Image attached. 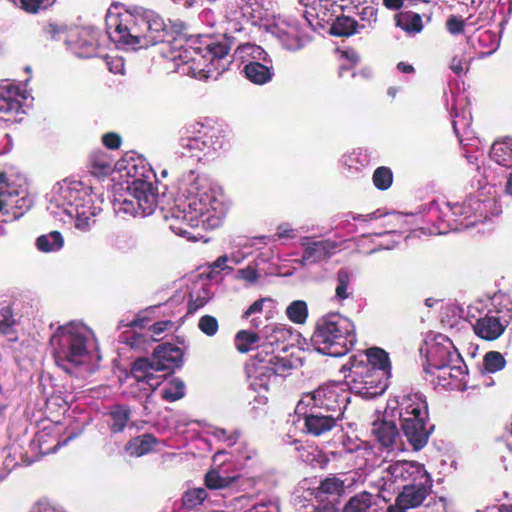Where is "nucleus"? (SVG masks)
Instances as JSON below:
<instances>
[{"mask_svg":"<svg viewBox=\"0 0 512 512\" xmlns=\"http://www.w3.org/2000/svg\"><path fill=\"white\" fill-rule=\"evenodd\" d=\"M180 197L165 216L169 228L189 240H198L188 228L215 229L226 215L221 192L210 178L196 170L184 173L179 183Z\"/></svg>","mask_w":512,"mask_h":512,"instance_id":"obj_1","label":"nucleus"},{"mask_svg":"<svg viewBox=\"0 0 512 512\" xmlns=\"http://www.w3.org/2000/svg\"><path fill=\"white\" fill-rule=\"evenodd\" d=\"M396 419L414 451L427 445L433 426H428V405L423 394L408 393L390 399L384 411L375 413L371 434L382 448L389 451L404 450Z\"/></svg>","mask_w":512,"mask_h":512,"instance_id":"obj_2","label":"nucleus"},{"mask_svg":"<svg viewBox=\"0 0 512 512\" xmlns=\"http://www.w3.org/2000/svg\"><path fill=\"white\" fill-rule=\"evenodd\" d=\"M106 31L117 47L142 49L163 42L166 26L156 12L143 7H131L123 11L109 9L106 14Z\"/></svg>","mask_w":512,"mask_h":512,"instance_id":"obj_3","label":"nucleus"},{"mask_svg":"<svg viewBox=\"0 0 512 512\" xmlns=\"http://www.w3.org/2000/svg\"><path fill=\"white\" fill-rule=\"evenodd\" d=\"M51 345L57 365L76 377L93 373L101 360L93 331L81 322L59 326Z\"/></svg>","mask_w":512,"mask_h":512,"instance_id":"obj_4","label":"nucleus"},{"mask_svg":"<svg viewBox=\"0 0 512 512\" xmlns=\"http://www.w3.org/2000/svg\"><path fill=\"white\" fill-rule=\"evenodd\" d=\"M502 213V207L495 195L489 191L477 192L463 202H431L427 211V221L433 223L430 233L447 234L485 223Z\"/></svg>","mask_w":512,"mask_h":512,"instance_id":"obj_5","label":"nucleus"},{"mask_svg":"<svg viewBox=\"0 0 512 512\" xmlns=\"http://www.w3.org/2000/svg\"><path fill=\"white\" fill-rule=\"evenodd\" d=\"M48 202L47 210L55 218L63 223L74 221L75 228L82 232L92 229L102 211L91 187L77 180H64L54 185Z\"/></svg>","mask_w":512,"mask_h":512,"instance_id":"obj_6","label":"nucleus"},{"mask_svg":"<svg viewBox=\"0 0 512 512\" xmlns=\"http://www.w3.org/2000/svg\"><path fill=\"white\" fill-rule=\"evenodd\" d=\"M260 333V351L247 366V374L254 390H267L278 376H286L293 367L286 356L275 354L276 350L286 351L285 342L291 337V331L286 325L270 323Z\"/></svg>","mask_w":512,"mask_h":512,"instance_id":"obj_7","label":"nucleus"},{"mask_svg":"<svg viewBox=\"0 0 512 512\" xmlns=\"http://www.w3.org/2000/svg\"><path fill=\"white\" fill-rule=\"evenodd\" d=\"M346 386L365 399L382 395L388 387L391 364L388 353L378 347L370 348L365 354L352 356L343 366Z\"/></svg>","mask_w":512,"mask_h":512,"instance_id":"obj_8","label":"nucleus"},{"mask_svg":"<svg viewBox=\"0 0 512 512\" xmlns=\"http://www.w3.org/2000/svg\"><path fill=\"white\" fill-rule=\"evenodd\" d=\"M230 47L223 42H209L199 46L190 43L173 45L170 59L177 69L199 80H217L230 67Z\"/></svg>","mask_w":512,"mask_h":512,"instance_id":"obj_9","label":"nucleus"},{"mask_svg":"<svg viewBox=\"0 0 512 512\" xmlns=\"http://www.w3.org/2000/svg\"><path fill=\"white\" fill-rule=\"evenodd\" d=\"M182 349L170 343L158 345L152 358L136 359L124 380V393L131 397L148 396L164 381L165 374L182 363Z\"/></svg>","mask_w":512,"mask_h":512,"instance_id":"obj_10","label":"nucleus"},{"mask_svg":"<svg viewBox=\"0 0 512 512\" xmlns=\"http://www.w3.org/2000/svg\"><path fill=\"white\" fill-rule=\"evenodd\" d=\"M128 182L127 191L114 199V209L119 213L131 216H147L154 212L157 206L158 194L152 179L156 177L151 168H147L143 161L130 162L125 167Z\"/></svg>","mask_w":512,"mask_h":512,"instance_id":"obj_11","label":"nucleus"},{"mask_svg":"<svg viewBox=\"0 0 512 512\" xmlns=\"http://www.w3.org/2000/svg\"><path fill=\"white\" fill-rule=\"evenodd\" d=\"M357 341L354 323L340 313L320 317L311 336V345L320 354L340 357L347 354Z\"/></svg>","mask_w":512,"mask_h":512,"instance_id":"obj_12","label":"nucleus"},{"mask_svg":"<svg viewBox=\"0 0 512 512\" xmlns=\"http://www.w3.org/2000/svg\"><path fill=\"white\" fill-rule=\"evenodd\" d=\"M224 146L223 131L201 122L191 124L179 140V153L197 161L213 158Z\"/></svg>","mask_w":512,"mask_h":512,"instance_id":"obj_13","label":"nucleus"},{"mask_svg":"<svg viewBox=\"0 0 512 512\" xmlns=\"http://www.w3.org/2000/svg\"><path fill=\"white\" fill-rule=\"evenodd\" d=\"M379 468L378 485L383 491H393L405 487V484H415L431 477L424 464L417 461L383 462Z\"/></svg>","mask_w":512,"mask_h":512,"instance_id":"obj_14","label":"nucleus"},{"mask_svg":"<svg viewBox=\"0 0 512 512\" xmlns=\"http://www.w3.org/2000/svg\"><path fill=\"white\" fill-rule=\"evenodd\" d=\"M306 12L304 20L300 22L293 17L279 16L269 24L268 32L275 37L287 50L296 51L303 48L310 40L307 30L312 22Z\"/></svg>","mask_w":512,"mask_h":512,"instance_id":"obj_15","label":"nucleus"},{"mask_svg":"<svg viewBox=\"0 0 512 512\" xmlns=\"http://www.w3.org/2000/svg\"><path fill=\"white\" fill-rule=\"evenodd\" d=\"M301 398L304 399L303 405L307 406L306 403L308 405L317 404L332 410V412L342 413L349 402V394L344 385L336 382L319 386L316 390L304 394Z\"/></svg>","mask_w":512,"mask_h":512,"instance_id":"obj_16","label":"nucleus"},{"mask_svg":"<svg viewBox=\"0 0 512 512\" xmlns=\"http://www.w3.org/2000/svg\"><path fill=\"white\" fill-rule=\"evenodd\" d=\"M425 368L441 367L444 364H459L463 359L453 342L445 335L438 334L427 343Z\"/></svg>","mask_w":512,"mask_h":512,"instance_id":"obj_17","label":"nucleus"},{"mask_svg":"<svg viewBox=\"0 0 512 512\" xmlns=\"http://www.w3.org/2000/svg\"><path fill=\"white\" fill-rule=\"evenodd\" d=\"M233 3L238 9L230 10L226 15L227 29L230 31L240 32L246 23L255 24L265 14L263 0H233Z\"/></svg>","mask_w":512,"mask_h":512,"instance_id":"obj_18","label":"nucleus"},{"mask_svg":"<svg viewBox=\"0 0 512 512\" xmlns=\"http://www.w3.org/2000/svg\"><path fill=\"white\" fill-rule=\"evenodd\" d=\"M99 32L93 28L70 30L65 38L67 47L80 58H90L97 54Z\"/></svg>","mask_w":512,"mask_h":512,"instance_id":"obj_19","label":"nucleus"},{"mask_svg":"<svg viewBox=\"0 0 512 512\" xmlns=\"http://www.w3.org/2000/svg\"><path fill=\"white\" fill-rule=\"evenodd\" d=\"M424 370L427 374L435 376V385L445 389H454L464 381L467 367L462 360L459 364H444L441 367H430Z\"/></svg>","mask_w":512,"mask_h":512,"instance_id":"obj_20","label":"nucleus"},{"mask_svg":"<svg viewBox=\"0 0 512 512\" xmlns=\"http://www.w3.org/2000/svg\"><path fill=\"white\" fill-rule=\"evenodd\" d=\"M24 96L20 88L8 81L0 83V114L1 118L10 121L14 116L23 113Z\"/></svg>","mask_w":512,"mask_h":512,"instance_id":"obj_21","label":"nucleus"},{"mask_svg":"<svg viewBox=\"0 0 512 512\" xmlns=\"http://www.w3.org/2000/svg\"><path fill=\"white\" fill-rule=\"evenodd\" d=\"M6 175L0 173V215L9 212V209L28 208L30 200L27 199V190L25 187L19 186L13 188L10 184L5 183Z\"/></svg>","mask_w":512,"mask_h":512,"instance_id":"obj_22","label":"nucleus"},{"mask_svg":"<svg viewBox=\"0 0 512 512\" xmlns=\"http://www.w3.org/2000/svg\"><path fill=\"white\" fill-rule=\"evenodd\" d=\"M304 248L300 262L302 264H314L329 258L338 248V243L332 240L313 241L309 237L301 239Z\"/></svg>","mask_w":512,"mask_h":512,"instance_id":"obj_23","label":"nucleus"},{"mask_svg":"<svg viewBox=\"0 0 512 512\" xmlns=\"http://www.w3.org/2000/svg\"><path fill=\"white\" fill-rule=\"evenodd\" d=\"M432 477L419 481L415 484H405L402 491L397 495L399 502L406 505L410 510L420 507L432 492Z\"/></svg>","mask_w":512,"mask_h":512,"instance_id":"obj_24","label":"nucleus"},{"mask_svg":"<svg viewBox=\"0 0 512 512\" xmlns=\"http://www.w3.org/2000/svg\"><path fill=\"white\" fill-rule=\"evenodd\" d=\"M295 414L304 420V431L312 436H322L330 432L338 424L336 415H314L307 413V410L296 411Z\"/></svg>","mask_w":512,"mask_h":512,"instance_id":"obj_25","label":"nucleus"},{"mask_svg":"<svg viewBox=\"0 0 512 512\" xmlns=\"http://www.w3.org/2000/svg\"><path fill=\"white\" fill-rule=\"evenodd\" d=\"M466 104V97L464 95L454 96L452 94V105H451V117L453 130L457 137L462 142L460 138L461 131L467 134V130L470 128L472 123V115L471 111L463 107Z\"/></svg>","mask_w":512,"mask_h":512,"instance_id":"obj_26","label":"nucleus"},{"mask_svg":"<svg viewBox=\"0 0 512 512\" xmlns=\"http://www.w3.org/2000/svg\"><path fill=\"white\" fill-rule=\"evenodd\" d=\"M476 335L485 340H495L502 335L505 325L499 317L490 313L476 319L472 324Z\"/></svg>","mask_w":512,"mask_h":512,"instance_id":"obj_27","label":"nucleus"},{"mask_svg":"<svg viewBox=\"0 0 512 512\" xmlns=\"http://www.w3.org/2000/svg\"><path fill=\"white\" fill-rule=\"evenodd\" d=\"M242 71L250 82L257 85L268 83L274 75L272 61L269 56L262 63L246 64Z\"/></svg>","mask_w":512,"mask_h":512,"instance_id":"obj_28","label":"nucleus"},{"mask_svg":"<svg viewBox=\"0 0 512 512\" xmlns=\"http://www.w3.org/2000/svg\"><path fill=\"white\" fill-rule=\"evenodd\" d=\"M354 273L348 268H341L335 275L334 300L341 303L353 296Z\"/></svg>","mask_w":512,"mask_h":512,"instance_id":"obj_29","label":"nucleus"},{"mask_svg":"<svg viewBox=\"0 0 512 512\" xmlns=\"http://www.w3.org/2000/svg\"><path fill=\"white\" fill-rule=\"evenodd\" d=\"M175 329V322L171 320H161L149 327L151 336L144 334H134L130 339V345L134 348H143L142 344L146 343L150 338L153 341L159 340V338L167 331Z\"/></svg>","mask_w":512,"mask_h":512,"instance_id":"obj_30","label":"nucleus"},{"mask_svg":"<svg viewBox=\"0 0 512 512\" xmlns=\"http://www.w3.org/2000/svg\"><path fill=\"white\" fill-rule=\"evenodd\" d=\"M490 158L497 164L505 167L512 165V138L495 141L490 149Z\"/></svg>","mask_w":512,"mask_h":512,"instance_id":"obj_31","label":"nucleus"},{"mask_svg":"<svg viewBox=\"0 0 512 512\" xmlns=\"http://www.w3.org/2000/svg\"><path fill=\"white\" fill-rule=\"evenodd\" d=\"M158 440L152 434H143L131 439L125 446L131 456L140 457L154 450Z\"/></svg>","mask_w":512,"mask_h":512,"instance_id":"obj_32","label":"nucleus"},{"mask_svg":"<svg viewBox=\"0 0 512 512\" xmlns=\"http://www.w3.org/2000/svg\"><path fill=\"white\" fill-rule=\"evenodd\" d=\"M114 169V160L104 151L93 152L90 156V171L96 177L109 175Z\"/></svg>","mask_w":512,"mask_h":512,"instance_id":"obj_33","label":"nucleus"},{"mask_svg":"<svg viewBox=\"0 0 512 512\" xmlns=\"http://www.w3.org/2000/svg\"><path fill=\"white\" fill-rule=\"evenodd\" d=\"M267 57L268 54L262 47L252 43L239 45L234 52V60L239 61L243 67L251 63V59L265 61Z\"/></svg>","mask_w":512,"mask_h":512,"instance_id":"obj_34","label":"nucleus"},{"mask_svg":"<svg viewBox=\"0 0 512 512\" xmlns=\"http://www.w3.org/2000/svg\"><path fill=\"white\" fill-rule=\"evenodd\" d=\"M365 24L359 25L354 18L349 16H337L331 26V33L335 36L348 37L364 29Z\"/></svg>","mask_w":512,"mask_h":512,"instance_id":"obj_35","label":"nucleus"},{"mask_svg":"<svg viewBox=\"0 0 512 512\" xmlns=\"http://www.w3.org/2000/svg\"><path fill=\"white\" fill-rule=\"evenodd\" d=\"M343 512H375L373 495L366 491L354 495L345 504Z\"/></svg>","mask_w":512,"mask_h":512,"instance_id":"obj_36","label":"nucleus"},{"mask_svg":"<svg viewBox=\"0 0 512 512\" xmlns=\"http://www.w3.org/2000/svg\"><path fill=\"white\" fill-rule=\"evenodd\" d=\"M396 25L407 33H419L423 29L421 16L413 11L400 12L395 17Z\"/></svg>","mask_w":512,"mask_h":512,"instance_id":"obj_37","label":"nucleus"},{"mask_svg":"<svg viewBox=\"0 0 512 512\" xmlns=\"http://www.w3.org/2000/svg\"><path fill=\"white\" fill-rule=\"evenodd\" d=\"M130 409L125 405H115L109 412V426L114 433L122 432L130 420Z\"/></svg>","mask_w":512,"mask_h":512,"instance_id":"obj_38","label":"nucleus"},{"mask_svg":"<svg viewBox=\"0 0 512 512\" xmlns=\"http://www.w3.org/2000/svg\"><path fill=\"white\" fill-rule=\"evenodd\" d=\"M261 333L249 330H240L235 336V346L241 353H247L253 348L260 349Z\"/></svg>","mask_w":512,"mask_h":512,"instance_id":"obj_39","label":"nucleus"},{"mask_svg":"<svg viewBox=\"0 0 512 512\" xmlns=\"http://www.w3.org/2000/svg\"><path fill=\"white\" fill-rule=\"evenodd\" d=\"M60 444L56 436H51V433L46 428L38 432L35 440L31 442V445L37 446L39 452L43 455L55 452Z\"/></svg>","mask_w":512,"mask_h":512,"instance_id":"obj_40","label":"nucleus"},{"mask_svg":"<svg viewBox=\"0 0 512 512\" xmlns=\"http://www.w3.org/2000/svg\"><path fill=\"white\" fill-rule=\"evenodd\" d=\"M37 248L42 252H56L64 245V239L60 232L52 231L48 234L41 235L36 240Z\"/></svg>","mask_w":512,"mask_h":512,"instance_id":"obj_41","label":"nucleus"},{"mask_svg":"<svg viewBox=\"0 0 512 512\" xmlns=\"http://www.w3.org/2000/svg\"><path fill=\"white\" fill-rule=\"evenodd\" d=\"M110 242L112 247L122 252L131 251L135 249L138 244L137 237L127 230L115 232L111 236Z\"/></svg>","mask_w":512,"mask_h":512,"instance_id":"obj_42","label":"nucleus"},{"mask_svg":"<svg viewBox=\"0 0 512 512\" xmlns=\"http://www.w3.org/2000/svg\"><path fill=\"white\" fill-rule=\"evenodd\" d=\"M185 395V384L179 378H172L161 389V396L169 402L177 401Z\"/></svg>","mask_w":512,"mask_h":512,"instance_id":"obj_43","label":"nucleus"},{"mask_svg":"<svg viewBox=\"0 0 512 512\" xmlns=\"http://www.w3.org/2000/svg\"><path fill=\"white\" fill-rule=\"evenodd\" d=\"M286 315L289 320L296 324H303L308 317V307L305 301L295 300L286 308Z\"/></svg>","mask_w":512,"mask_h":512,"instance_id":"obj_44","label":"nucleus"},{"mask_svg":"<svg viewBox=\"0 0 512 512\" xmlns=\"http://www.w3.org/2000/svg\"><path fill=\"white\" fill-rule=\"evenodd\" d=\"M237 476H223L219 471L212 470L205 476V484L209 489H224L231 486Z\"/></svg>","mask_w":512,"mask_h":512,"instance_id":"obj_45","label":"nucleus"},{"mask_svg":"<svg viewBox=\"0 0 512 512\" xmlns=\"http://www.w3.org/2000/svg\"><path fill=\"white\" fill-rule=\"evenodd\" d=\"M345 489V480L338 476H330L321 481L319 492L328 495H341Z\"/></svg>","mask_w":512,"mask_h":512,"instance_id":"obj_46","label":"nucleus"},{"mask_svg":"<svg viewBox=\"0 0 512 512\" xmlns=\"http://www.w3.org/2000/svg\"><path fill=\"white\" fill-rule=\"evenodd\" d=\"M506 365L504 356L498 351H489L483 358L484 369L489 373L501 371Z\"/></svg>","mask_w":512,"mask_h":512,"instance_id":"obj_47","label":"nucleus"},{"mask_svg":"<svg viewBox=\"0 0 512 512\" xmlns=\"http://www.w3.org/2000/svg\"><path fill=\"white\" fill-rule=\"evenodd\" d=\"M373 184L379 190H387L393 182V173L390 168L378 167L372 176Z\"/></svg>","mask_w":512,"mask_h":512,"instance_id":"obj_48","label":"nucleus"},{"mask_svg":"<svg viewBox=\"0 0 512 512\" xmlns=\"http://www.w3.org/2000/svg\"><path fill=\"white\" fill-rule=\"evenodd\" d=\"M206 498L207 492L204 488H194L184 493L182 502L187 509H192L202 504Z\"/></svg>","mask_w":512,"mask_h":512,"instance_id":"obj_49","label":"nucleus"},{"mask_svg":"<svg viewBox=\"0 0 512 512\" xmlns=\"http://www.w3.org/2000/svg\"><path fill=\"white\" fill-rule=\"evenodd\" d=\"M207 433L228 447L233 446L239 438L237 431L228 432L219 427H211L207 430Z\"/></svg>","mask_w":512,"mask_h":512,"instance_id":"obj_50","label":"nucleus"},{"mask_svg":"<svg viewBox=\"0 0 512 512\" xmlns=\"http://www.w3.org/2000/svg\"><path fill=\"white\" fill-rule=\"evenodd\" d=\"M199 330L208 337H213L219 330L218 320L211 315H203L198 321Z\"/></svg>","mask_w":512,"mask_h":512,"instance_id":"obj_51","label":"nucleus"},{"mask_svg":"<svg viewBox=\"0 0 512 512\" xmlns=\"http://www.w3.org/2000/svg\"><path fill=\"white\" fill-rule=\"evenodd\" d=\"M303 402H304V399H300L296 405V411H304V410H307V413H313L314 415H336V421H339L341 420L342 418V412H332V410H328L322 406H319L317 404H307L306 405H303Z\"/></svg>","mask_w":512,"mask_h":512,"instance_id":"obj_52","label":"nucleus"},{"mask_svg":"<svg viewBox=\"0 0 512 512\" xmlns=\"http://www.w3.org/2000/svg\"><path fill=\"white\" fill-rule=\"evenodd\" d=\"M236 278L245 281L248 285H254L261 278V274L256 264H249L243 269H239Z\"/></svg>","mask_w":512,"mask_h":512,"instance_id":"obj_53","label":"nucleus"},{"mask_svg":"<svg viewBox=\"0 0 512 512\" xmlns=\"http://www.w3.org/2000/svg\"><path fill=\"white\" fill-rule=\"evenodd\" d=\"M55 2L56 0H20L21 8L28 13H37L42 9H47Z\"/></svg>","mask_w":512,"mask_h":512,"instance_id":"obj_54","label":"nucleus"},{"mask_svg":"<svg viewBox=\"0 0 512 512\" xmlns=\"http://www.w3.org/2000/svg\"><path fill=\"white\" fill-rule=\"evenodd\" d=\"M299 2L304 7H311L313 10H315L316 17L321 18L322 20H325L326 13L323 12V16H321V9H328V6L333 7L332 0H299Z\"/></svg>","mask_w":512,"mask_h":512,"instance_id":"obj_55","label":"nucleus"},{"mask_svg":"<svg viewBox=\"0 0 512 512\" xmlns=\"http://www.w3.org/2000/svg\"><path fill=\"white\" fill-rule=\"evenodd\" d=\"M361 155V152L353 151L352 153L342 157V163L348 167L349 170H359L360 167L365 165V159H360Z\"/></svg>","mask_w":512,"mask_h":512,"instance_id":"obj_56","label":"nucleus"},{"mask_svg":"<svg viewBox=\"0 0 512 512\" xmlns=\"http://www.w3.org/2000/svg\"><path fill=\"white\" fill-rule=\"evenodd\" d=\"M0 319V332L4 335H10L13 326L15 325V319L9 308H4L1 312Z\"/></svg>","mask_w":512,"mask_h":512,"instance_id":"obj_57","label":"nucleus"},{"mask_svg":"<svg viewBox=\"0 0 512 512\" xmlns=\"http://www.w3.org/2000/svg\"><path fill=\"white\" fill-rule=\"evenodd\" d=\"M45 32L54 40H65V38L69 34V32H67L66 26L59 25L56 23H49L45 27Z\"/></svg>","mask_w":512,"mask_h":512,"instance_id":"obj_58","label":"nucleus"},{"mask_svg":"<svg viewBox=\"0 0 512 512\" xmlns=\"http://www.w3.org/2000/svg\"><path fill=\"white\" fill-rule=\"evenodd\" d=\"M358 15L369 27L377 20V9L374 6L366 5L358 11Z\"/></svg>","mask_w":512,"mask_h":512,"instance_id":"obj_59","label":"nucleus"},{"mask_svg":"<svg viewBox=\"0 0 512 512\" xmlns=\"http://www.w3.org/2000/svg\"><path fill=\"white\" fill-rule=\"evenodd\" d=\"M464 25H465L464 20H462L456 16H450L446 22L447 30L451 34H454V35L463 32Z\"/></svg>","mask_w":512,"mask_h":512,"instance_id":"obj_60","label":"nucleus"},{"mask_svg":"<svg viewBox=\"0 0 512 512\" xmlns=\"http://www.w3.org/2000/svg\"><path fill=\"white\" fill-rule=\"evenodd\" d=\"M265 303H273L272 299L270 298H260L256 300L254 303H252L248 309L245 311L243 317L248 318L253 314L261 313L263 311V307Z\"/></svg>","mask_w":512,"mask_h":512,"instance_id":"obj_61","label":"nucleus"},{"mask_svg":"<svg viewBox=\"0 0 512 512\" xmlns=\"http://www.w3.org/2000/svg\"><path fill=\"white\" fill-rule=\"evenodd\" d=\"M449 68L455 73L456 75L460 76L462 74H465L468 70V66H464V60L463 57L454 56L451 59Z\"/></svg>","mask_w":512,"mask_h":512,"instance_id":"obj_62","label":"nucleus"},{"mask_svg":"<svg viewBox=\"0 0 512 512\" xmlns=\"http://www.w3.org/2000/svg\"><path fill=\"white\" fill-rule=\"evenodd\" d=\"M103 144L110 149H117L120 147L121 138L116 133H107L102 138Z\"/></svg>","mask_w":512,"mask_h":512,"instance_id":"obj_63","label":"nucleus"},{"mask_svg":"<svg viewBox=\"0 0 512 512\" xmlns=\"http://www.w3.org/2000/svg\"><path fill=\"white\" fill-rule=\"evenodd\" d=\"M249 512H279V507L275 501H268L254 505L253 510Z\"/></svg>","mask_w":512,"mask_h":512,"instance_id":"obj_64","label":"nucleus"}]
</instances>
